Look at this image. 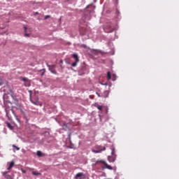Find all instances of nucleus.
<instances>
[{
	"label": "nucleus",
	"mask_w": 179,
	"mask_h": 179,
	"mask_svg": "<svg viewBox=\"0 0 179 179\" xmlns=\"http://www.w3.org/2000/svg\"><path fill=\"white\" fill-rule=\"evenodd\" d=\"M108 95H109V92H108V90H106V91L103 92V96L104 98H107V97L108 96Z\"/></svg>",
	"instance_id": "f8f14e48"
},
{
	"label": "nucleus",
	"mask_w": 179,
	"mask_h": 179,
	"mask_svg": "<svg viewBox=\"0 0 179 179\" xmlns=\"http://www.w3.org/2000/svg\"><path fill=\"white\" fill-rule=\"evenodd\" d=\"M21 171L23 173H26V171H24V169H22Z\"/></svg>",
	"instance_id": "393cba45"
},
{
	"label": "nucleus",
	"mask_w": 179,
	"mask_h": 179,
	"mask_svg": "<svg viewBox=\"0 0 179 179\" xmlns=\"http://www.w3.org/2000/svg\"><path fill=\"white\" fill-rule=\"evenodd\" d=\"M13 147L14 148H15L17 150H20V148L16 146L15 145H13Z\"/></svg>",
	"instance_id": "6ab92c4d"
},
{
	"label": "nucleus",
	"mask_w": 179,
	"mask_h": 179,
	"mask_svg": "<svg viewBox=\"0 0 179 179\" xmlns=\"http://www.w3.org/2000/svg\"><path fill=\"white\" fill-rule=\"evenodd\" d=\"M15 166V162L12 161L10 164H9V166L7 168V170L10 171V169H12V168Z\"/></svg>",
	"instance_id": "0eeeda50"
},
{
	"label": "nucleus",
	"mask_w": 179,
	"mask_h": 179,
	"mask_svg": "<svg viewBox=\"0 0 179 179\" xmlns=\"http://www.w3.org/2000/svg\"><path fill=\"white\" fill-rule=\"evenodd\" d=\"M38 15V13L36 12V13H35V15Z\"/></svg>",
	"instance_id": "c85d7f7f"
},
{
	"label": "nucleus",
	"mask_w": 179,
	"mask_h": 179,
	"mask_svg": "<svg viewBox=\"0 0 179 179\" xmlns=\"http://www.w3.org/2000/svg\"><path fill=\"white\" fill-rule=\"evenodd\" d=\"M49 66V70L50 72L53 74H57V71H55V65H52V66Z\"/></svg>",
	"instance_id": "39448f33"
},
{
	"label": "nucleus",
	"mask_w": 179,
	"mask_h": 179,
	"mask_svg": "<svg viewBox=\"0 0 179 179\" xmlns=\"http://www.w3.org/2000/svg\"><path fill=\"white\" fill-rule=\"evenodd\" d=\"M45 73V71H44L41 74V76H43Z\"/></svg>",
	"instance_id": "5701e85b"
},
{
	"label": "nucleus",
	"mask_w": 179,
	"mask_h": 179,
	"mask_svg": "<svg viewBox=\"0 0 179 179\" xmlns=\"http://www.w3.org/2000/svg\"><path fill=\"white\" fill-rule=\"evenodd\" d=\"M6 115L8 116V113L7 110H6Z\"/></svg>",
	"instance_id": "a878e982"
},
{
	"label": "nucleus",
	"mask_w": 179,
	"mask_h": 179,
	"mask_svg": "<svg viewBox=\"0 0 179 179\" xmlns=\"http://www.w3.org/2000/svg\"><path fill=\"white\" fill-rule=\"evenodd\" d=\"M50 17H51L50 15H46V16L45 17V20H47V19H48V18H50Z\"/></svg>",
	"instance_id": "412c9836"
},
{
	"label": "nucleus",
	"mask_w": 179,
	"mask_h": 179,
	"mask_svg": "<svg viewBox=\"0 0 179 179\" xmlns=\"http://www.w3.org/2000/svg\"><path fill=\"white\" fill-rule=\"evenodd\" d=\"M94 106L96 107L99 110H101L103 108L102 106L98 105L97 103H96Z\"/></svg>",
	"instance_id": "4468645a"
},
{
	"label": "nucleus",
	"mask_w": 179,
	"mask_h": 179,
	"mask_svg": "<svg viewBox=\"0 0 179 179\" xmlns=\"http://www.w3.org/2000/svg\"><path fill=\"white\" fill-rule=\"evenodd\" d=\"M73 57L75 59V62H79V59H78V57L76 54H73Z\"/></svg>",
	"instance_id": "ddd939ff"
},
{
	"label": "nucleus",
	"mask_w": 179,
	"mask_h": 179,
	"mask_svg": "<svg viewBox=\"0 0 179 179\" xmlns=\"http://www.w3.org/2000/svg\"><path fill=\"white\" fill-rule=\"evenodd\" d=\"M64 127H66V124H64Z\"/></svg>",
	"instance_id": "c756f323"
},
{
	"label": "nucleus",
	"mask_w": 179,
	"mask_h": 179,
	"mask_svg": "<svg viewBox=\"0 0 179 179\" xmlns=\"http://www.w3.org/2000/svg\"><path fill=\"white\" fill-rule=\"evenodd\" d=\"M78 62H73V63L71 64V66H72L73 67H75V66H77V64H78Z\"/></svg>",
	"instance_id": "aec40b11"
},
{
	"label": "nucleus",
	"mask_w": 179,
	"mask_h": 179,
	"mask_svg": "<svg viewBox=\"0 0 179 179\" xmlns=\"http://www.w3.org/2000/svg\"><path fill=\"white\" fill-rule=\"evenodd\" d=\"M44 71V69H42V70H39L38 71H39V72H41V71Z\"/></svg>",
	"instance_id": "cd10ccee"
},
{
	"label": "nucleus",
	"mask_w": 179,
	"mask_h": 179,
	"mask_svg": "<svg viewBox=\"0 0 179 179\" xmlns=\"http://www.w3.org/2000/svg\"><path fill=\"white\" fill-rule=\"evenodd\" d=\"M99 162L103 164L105 166L104 168L108 169L109 170L113 169L112 166H109L105 161H103V160L96 161L94 164L96 165Z\"/></svg>",
	"instance_id": "f03ea898"
},
{
	"label": "nucleus",
	"mask_w": 179,
	"mask_h": 179,
	"mask_svg": "<svg viewBox=\"0 0 179 179\" xmlns=\"http://www.w3.org/2000/svg\"><path fill=\"white\" fill-rule=\"evenodd\" d=\"M22 80L23 82H25V83L29 82V79L27 78H22Z\"/></svg>",
	"instance_id": "a211bd4d"
},
{
	"label": "nucleus",
	"mask_w": 179,
	"mask_h": 179,
	"mask_svg": "<svg viewBox=\"0 0 179 179\" xmlns=\"http://www.w3.org/2000/svg\"><path fill=\"white\" fill-rule=\"evenodd\" d=\"M7 127L10 129V130H13L14 129V127L8 122H6Z\"/></svg>",
	"instance_id": "1a4fd4ad"
},
{
	"label": "nucleus",
	"mask_w": 179,
	"mask_h": 179,
	"mask_svg": "<svg viewBox=\"0 0 179 179\" xmlns=\"http://www.w3.org/2000/svg\"><path fill=\"white\" fill-rule=\"evenodd\" d=\"M32 174H33V175H35V176L41 175V173H38V172H37V171H33V172H32Z\"/></svg>",
	"instance_id": "dca6fc26"
},
{
	"label": "nucleus",
	"mask_w": 179,
	"mask_h": 179,
	"mask_svg": "<svg viewBox=\"0 0 179 179\" xmlns=\"http://www.w3.org/2000/svg\"><path fill=\"white\" fill-rule=\"evenodd\" d=\"M115 152H114V150L112 151L111 154L112 155H114Z\"/></svg>",
	"instance_id": "bb28decb"
},
{
	"label": "nucleus",
	"mask_w": 179,
	"mask_h": 179,
	"mask_svg": "<svg viewBox=\"0 0 179 179\" xmlns=\"http://www.w3.org/2000/svg\"><path fill=\"white\" fill-rule=\"evenodd\" d=\"M85 178V175L83 173H78L75 176V179H83Z\"/></svg>",
	"instance_id": "7ed1b4c3"
},
{
	"label": "nucleus",
	"mask_w": 179,
	"mask_h": 179,
	"mask_svg": "<svg viewBox=\"0 0 179 179\" xmlns=\"http://www.w3.org/2000/svg\"><path fill=\"white\" fill-rule=\"evenodd\" d=\"M108 179H109V178H108Z\"/></svg>",
	"instance_id": "7c9ffc66"
},
{
	"label": "nucleus",
	"mask_w": 179,
	"mask_h": 179,
	"mask_svg": "<svg viewBox=\"0 0 179 179\" xmlns=\"http://www.w3.org/2000/svg\"><path fill=\"white\" fill-rule=\"evenodd\" d=\"M24 36L29 37L30 34H27V27H24Z\"/></svg>",
	"instance_id": "9b49d317"
},
{
	"label": "nucleus",
	"mask_w": 179,
	"mask_h": 179,
	"mask_svg": "<svg viewBox=\"0 0 179 179\" xmlns=\"http://www.w3.org/2000/svg\"><path fill=\"white\" fill-rule=\"evenodd\" d=\"M107 78L108 80H110V78H111L110 73L109 71L107 73Z\"/></svg>",
	"instance_id": "f3484780"
},
{
	"label": "nucleus",
	"mask_w": 179,
	"mask_h": 179,
	"mask_svg": "<svg viewBox=\"0 0 179 179\" xmlns=\"http://www.w3.org/2000/svg\"><path fill=\"white\" fill-rule=\"evenodd\" d=\"M108 160L110 162H114L115 161V157H112V156H108Z\"/></svg>",
	"instance_id": "9d476101"
},
{
	"label": "nucleus",
	"mask_w": 179,
	"mask_h": 179,
	"mask_svg": "<svg viewBox=\"0 0 179 179\" xmlns=\"http://www.w3.org/2000/svg\"><path fill=\"white\" fill-rule=\"evenodd\" d=\"M36 155L38 157H43V152L41 151H37Z\"/></svg>",
	"instance_id": "2eb2a0df"
},
{
	"label": "nucleus",
	"mask_w": 179,
	"mask_h": 179,
	"mask_svg": "<svg viewBox=\"0 0 179 179\" xmlns=\"http://www.w3.org/2000/svg\"><path fill=\"white\" fill-rule=\"evenodd\" d=\"M4 84L6 85V87H9L8 82L5 80L3 78H1L0 76V86L3 85Z\"/></svg>",
	"instance_id": "20e7f679"
},
{
	"label": "nucleus",
	"mask_w": 179,
	"mask_h": 179,
	"mask_svg": "<svg viewBox=\"0 0 179 179\" xmlns=\"http://www.w3.org/2000/svg\"><path fill=\"white\" fill-rule=\"evenodd\" d=\"M8 172V171H6V172H3V175L4 176V177L7 179H12V176H10V175H7Z\"/></svg>",
	"instance_id": "6e6552de"
},
{
	"label": "nucleus",
	"mask_w": 179,
	"mask_h": 179,
	"mask_svg": "<svg viewBox=\"0 0 179 179\" xmlns=\"http://www.w3.org/2000/svg\"><path fill=\"white\" fill-rule=\"evenodd\" d=\"M101 148V146H99V145H97V146L96 147V148H97V149H99V150L102 149V148Z\"/></svg>",
	"instance_id": "4be33fe9"
},
{
	"label": "nucleus",
	"mask_w": 179,
	"mask_h": 179,
	"mask_svg": "<svg viewBox=\"0 0 179 179\" xmlns=\"http://www.w3.org/2000/svg\"><path fill=\"white\" fill-rule=\"evenodd\" d=\"M106 150V148L105 147H103L102 149H100V150H92V152L94 153H100L102 151L105 150Z\"/></svg>",
	"instance_id": "423d86ee"
},
{
	"label": "nucleus",
	"mask_w": 179,
	"mask_h": 179,
	"mask_svg": "<svg viewBox=\"0 0 179 179\" xmlns=\"http://www.w3.org/2000/svg\"><path fill=\"white\" fill-rule=\"evenodd\" d=\"M96 94H97V96H99V97H101V96L100 95V94H99L98 92H96Z\"/></svg>",
	"instance_id": "b1692460"
},
{
	"label": "nucleus",
	"mask_w": 179,
	"mask_h": 179,
	"mask_svg": "<svg viewBox=\"0 0 179 179\" xmlns=\"http://www.w3.org/2000/svg\"><path fill=\"white\" fill-rule=\"evenodd\" d=\"M29 99H30L31 102L32 103H34V105H36V106H42L41 103H40V102L38 101V98H37L35 101H33V99H31V91L30 92V94H29Z\"/></svg>",
	"instance_id": "f257e3e1"
}]
</instances>
